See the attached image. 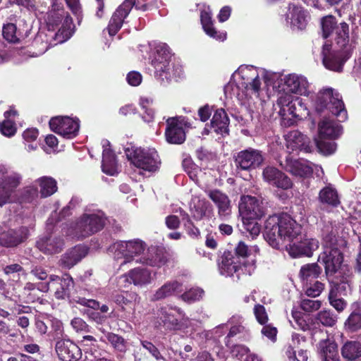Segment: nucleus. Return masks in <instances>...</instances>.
<instances>
[{
    "label": "nucleus",
    "mask_w": 361,
    "mask_h": 361,
    "mask_svg": "<svg viewBox=\"0 0 361 361\" xmlns=\"http://www.w3.org/2000/svg\"><path fill=\"white\" fill-rule=\"evenodd\" d=\"M300 233V225L286 213L270 216L265 222L264 238L276 250L283 249L286 242H293Z\"/></svg>",
    "instance_id": "f257e3e1"
},
{
    "label": "nucleus",
    "mask_w": 361,
    "mask_h": 361,
    "mask_svg": "<svg viewBox=\"0 0 361 361\" xmlns=\"http://www.w3.org/2000/svg\"><path fill=\"white\" fill-rule=\"evenodd\" d=\"M336 34V43L338 49H332L331 44H325L323 46L322 56L324 66L332 71L340 72L343 64L350 57L352 49L348 44L349 26L343 22L335 28Z\"/></svg>",
    "instance_id": "f03ea898"
},
{
    "label": "nucleus",
    "mask_w": 361,
    "mask_h": 361,
    "mask_svg": "<svg viewBox=\"0 0 361 361\" xmlns=\"http://www.w3.org/2000/svg\"><path fill=\"white\" fill-rule=\"evenodd\" d=\"M315 109L321 114L326 110L336 116L340 122L347 119L348 114L342 97L338 92H334L332 88L320 90L317 95Z\"/></svg>",
    "instance_id": "7ed1b4c3"
},
{
    "label": "nucleus",
    "mask_w": 361,
    "mask_h": 361,
    "mask_svg": "<svg viewBox=\"0 0 361 361\" xmlns=\"http://www.w3.org/2000/svg\"><path fill=\"white\" fill-rule=\"evenodd\" d=\"M56 216L55 213L49 217L47 221V234L36 242L37 247L47 255L61 252L65 245L63 234L58 226H54V219Z\"/></svg>",
    "instance_id": "20e7f679"
},
{
    "label": "nucleus",
    "mask_w": 361,
    "mask_h": 361,
    "mask_svg": "<svg viewBox=\"0 0 361 361\" xmlns=\"http://www.w3.org/2000/svg\"><path fill=\"white\" fill-rule=\"evenodd\" d=\"M146 244L140 239L117 241L110 247L116 259H123L120 266H123L140 258L145 252Z\"/></svg>",
    "instance_id": "39448f33"
},
{
    "label": "nucleus",
    "mask_w": 361,
    "mask_h": 361,
    "mask_svg": "<svg viewBox=\"0 0 361 361\" xmlns=\"http://www.w3.org/2000/svg\"><path fill=\"white\" fill-rule=\"evenodd\" d=\"M106 219L104 212L100 210L85 213L75 225V236L82 239L101 231L105 225Z\"/></svg>",
    "instance_id": "423d86ee"
},
{
    "label": "nucleus",
    "mask_w": 361,
    "mask_h": 361,
    "mask_svg": "<svg viewBox=\"0 0 361 361\" xmlns=\"http://www.w3.org/2000/svg\"><path fill=\"white\" fill-rule=\"evenodd\" d=\"M126 154L129 160L137 168L149 172L157 171L161 161L157 152L152 148L127 149Z\"/></svg>",
    "instance_id": "0eeeda50"
},
{
    "label": "nucleus",
    "mask_w": 361,
    "mask_h": 361,
    "mask_svg": "<svg viewBox=\"0 0 361 361\" xmlns=\"http://www.w3.org/2000/svg\"><path fill=\"white\" fill-rule=\"evenodd\" d=\"M343 257L341 250L336 247H326L318 257V262L324 265L325 273L327 276L335 274H342L343 271L348 270L341 267Z\"/></svg>",
    "instance_id": "6e6552de"
},
{
    "label": "nucleus",
    "mask_w": 361,
    "mask_h": 361,
    "mask_svg": "<svg viewBox=\"0 0 361 361\" xmlns=\"http://www.w3.org/2000/svg\"><path fill=\"white\" fill-rule=\"evenodd\" d=\"M191 123L184 116L170 117L166 120V140L169 143L180 145L185 140V128H190Z\"/></svg>",
    "instance_id": "1a4fd4ad"
},
{
    "label": "nucleus",
    "mask_w": 361,
    "mask_h": 361,
    "mask_svg": "<svg viewBox=\"0 0 361 361\" xmlns=\"http://www.w3.org/2000/svg\"><path fill=\"white\" fill-rule=\"evenodd\" d=\"M51 286L55 290L54 296L57 300H68L71 303H74L72 300L78 295L71 294V288L73 287V279L69 275L61 278L56 275H50L49 282L44 286V291H47Z\"/></svg>",
    "instance_id": "9d476101"
},
{
    "label": "nucleus",
    "mask_w": 361,
    "mask_h": 361,
    "mask_svg": "<svg viewBox=\"0 0 361 361\" xmlns=\"http://www.w3.org/2000/svg\"><path fill=\"white\" fill-rule=\"evenodd\" d=\"M49 126L52 131L68 139L75 137L80 128L78 119H72L68 116L52 118Z\"/></svg>",
    "instance_id": "9b49d317"
},
{
    "label": "nucleus",
    "mask_w": 361,
    "mask_h": 361,
    "mask_svg": "<svg viewBox=\"0 0 361 361\" xmlns=\"http://www.w3.org/2000/svg\"><path fill=\"white\" fill-rule=\"evenodd\" d=\"M239 212L242 218L259 219L265 214L262 202L255 197L243 195L239 202Z\"/></svg>",
    "instance_id": "f8f14e48"
},
{
    "label": "nucleus",
    "mask_w": 361,
    "mask_h": 361,
    "mask_svg": "<svg viewBox=\"0 0 361 361\" xmlns=\"http://www.w3.org/2000/svg\"><path fill=\"white\" fill-rule=\"evenodd\" d=\"M264 161L262 152L257 149L248 148L239 152L235 157L237 169L248 171L259 166Z\"/></svg>",
    "instance_id": "ddd939ff"
},
{
    "label": "nucleus",
    "mask_w": 361,
    "mask_h": 361,
    "mask_svg": "<svg viewBox=\"0 0 361 361\" xmlns=\"http://www.w3.org/2000/svg\"><path fill=\"white\" fill-rule=\"evenodd\" d=\"M278 104L281 106L280 113L283 115L287 111L294 118L300 119L308 114L307 108L299 97H292L290 95L281 96L278 99Z\"/></svg>",
    "instance_id": "4468645a"
},
{
    "label": "nucleus",
    "mask_w": 361,
    "mask_h": 361,
    "mask_svg": "<svg viewBox=\"0 0 361 361\" xmlns=\"http://www.w3.org/2000/svg\"><path fill=\"white\" fill-rule=\"evenodd\" d=\"M135 4V0H125L112 14L107 30L109 35L114 36L121 28L125 19Z\"/></svg>",
    "instance_id": "2eb2a0df"
},
{
    "label": "nucleus",
    "mask_w": 361,
    "mask_h": 361,
    "mask_svg": "<svg viewBox=\"0 0 361 361\" xmlns=\"http://www.w3.org/2000/svg\"><path fill=\"white\" fill-rule=\"evenodd\" d=\"M56 352L62 361H78L82 357L79 346L70 339H61L56 341Z\"/></svg>",
    "instance_id": "dca6fc26"
},
{
    "label": "nucleus",
    "mask_w": 361,
    "mask_h": 361,
    "mask_svg": "<svg viewBox=\"0 0 361 361\" xmlns=\"http://www.w3.org/2000/svg\"><path fill=\"white\" fill-rule=\"evenodd\" d=\"M264 180L269 185L283 190L293 187V182L284 173L273 166H267L262 172Z\"/></svg>",
    "instance_id": "f3484780"
},
{
    "label": "nucleus",
    "mask_w": 361,
    "mask_h": 361,
    "mask_svg": "<svg viewBox=\"0 0 361 361\" xmlns=\"http://www.w3.org/2000/svg\"><path fill=\"white\" fill-rule=\"evenodd\" d=\"M27 227L21 226L16 229H9L0 235V245L6 247H14L21 244L28 238Z\"/></svg>",
    "instance_id": "a211bd4d"
},
{
    "label": "nucleus",
    "mask_w": 361,
    "mask_h": 361,
    "mask_svg": "<svg viewBox=\"0 0 361 361\" xmlns=\"http://www.w3.org/2000/svg\"><path fill=\"white\" fill-rule=\"evenodd\" d=\"M280 164L286 171L298 177H308L313 172L312 168L306 161L294 159L289 155Z\"/></svg>",
    "instance_id": "6ab92c4d"
},
{
    "label": "nucleus",
    "mask_w": 361,
    "mask_h": 361,
    "mask_svg": "<svg viewBox=\"0 0 361 361\" xmlns=\"http://www.w3.org/2000/svg\"><path fill=\"white\" fill-rule=\"evenodd\" d=\"M319 247V242L316 239H306L298 243H294L293 245H289L286 248L290 256L293 258L300 257H311L313 252Z\"/></svg>",
    "instance_id": "aec40b11"
},
{
    "label": "nucleus",
    "mask_w": 361,
    "mask_h": 361,
    "mask_svg": "<svg viewBox=\"0 0 361 361\" xmlns=\"http://www.w3.org/2000/svg\"><path fill=\"white\" fill-rule=\"evenodd\" d=\"M207 196L218 209V214L221 218L229 216L231 213V200L228 195L218 189L206 191Z\"/></svg>",
    "instance_id": "412c9836"
},
{
    "label": "nucleus",
    "mask_w": 361,
    "mask_h": 361,
    "mask_svg": "<svg viewBox=\"0 0 361 361\" xmlns=\"http://www.w3.org/2000/svg\"><path fill=\"white\" fill-rule=\"evenodd\" d=\"M243 262L238 259L230 251H224L218 259V267L221 274L232 276L242 266Z\"/></svg>",
    "instance_id": "4be33fe9"
},
{
    "label": "nucleus",
    "mask_w": 361,
    "mask_h": 361,
    "mask_svg": "<svg viewBox=\"0 0 361 361\" xmlns=\"http://www.w3.org/2000/svg\"><path fill=\"white\" fill-rule=\"evenodd\" d=\"M240 71L243 80L242 87L247 91L258 93L260 90L261 82L257 69L253 66H246L241 68Z\"/></svg>",
    "instance_id": "5701e85b"
},
{
    "label": "nucleus",
    "mask_w": 361,
    "mask_h": 361,
    "mask_svg": "<svg viewBox=\"0 0 361 361\" xmlns=\"http://www.w3.org/2000/svg\"><path fill=\"white\" fill-rule=\"evenodd\" d=\"M88 253V247L83 245H78L66 251L62 255L60 263L65 268L71 269L84 258Z\"/></svg>",
    "instance_id": "b1692460"
},
{
    "label": "nucleus",
    "mask_w": 361,
    "mask_h": 361,
    "mask_svg": "<svg viewBox=\"0 0 361 361\" xmlns=\"http://www.w3.org/2000/svg\"><path fill=\"white\" fill-rule=\"evenodd\" d=\"M105 337L111 345L118 361H126V353L129 350L128 341L121 336L113 332L104 331Z\"/></svg>",
    "instance_id": "393cba45"
},
{
    "label": "nucleus",
    "mask_w": 361,
    "mask_h": 361,
    "mask_svg": "<svg viewBox=\"0 0 361 361\" xmlns=\"http://www.w3.org/2000/svg\"><path fill=\"white\" fill-rule=\"evenodd\" d=\"M166 262V257L163 249L155 246L149 247L147 252H144L140 258L136 259V263H141L152 267H161Z\"/></svg>",
    "instance_id": "a878e982"
},
{
    "label": "nucleus",
    "mask_w": 361,
    "mask_h": 361,
    "mask_svg": "<svg viewBox=\"0 0 361 361\" xmlns=\"http://www.w3.org/2000/svg\"><path fill=\"white\" fill-rule=\"evenodd\" d=\"M21 176L17 173H11L5 179L4 184L0 185V207L10 201L11 196L15 189L20 185Z\"/></svg>",
    "instance_id": "bb28decb"
},
{
    "label": "nucleus",
    "mask_w": 361,
    "mask_h": 361,
    "mask_svg": "<svg viewBox=\"0 0 361 361\" xmlns=\"http://www.w3.org/2000/svg\"><path fill=\"white\" fill-rule=\"evenodd\" d=\"M283 80L287 91L300 94H306L308 92L309 83L304 76L289 74L284 77Z\"/></svg>",
    "instance_id": "cd10ccee"
},
{
    "label": "nucleus",
    "mask_w": 361,
    "mask_h": 361,
    "mask_svg": "<svg viewBox=\"0 0 361 361\" xmlns=\"http://www.w3.org/2000/svg\"><path fill=\"white\" fill-rule=\"evenodd\" d=\"M166 65V68H164L161 73H158L155 70L154 74L156 78L161 83H169L172 80H177L180 78L183 75L182 66L175 61H171Z\"/></svg>",
    "instance_id": "c85d7f7f"
},
{
    "label": "nucleus",
    "mask_w": 361,
    "mask_h": 361,
    "mask_svg": "<svg viewBox=\"0 0 361 361\" xmlns=\"http://www.w3.org/2000/svg\"><path fill=\"white\" fill-rule=\"evenodd\" d=\"M319 133L321 138L336 139L342 133V127L330 118H324L319 123Z\"/></svg>",
    "instance_id": "c756f323"
},
{
    "label": "nucleus",
    "mask_w": 361,
    "mask_h": 361,
    "mask_svg": "<svg viewBox=\"0 0 361 361\" xmlns=\"http://www.w3.org/2000/svg\"><path fill=\"white\" fill-rule=\"evenodd\" d=\"M286 16V20L293 27L302 30L306 26L307 16L300 6L289 4Z\"/></svg>",
    "instance_id": "7c9ffc66"
},
{
    "label": "nucleus",
    "mask_w": 361,
    "mask_h": 361,
    "mask_svg": "<svg viewBox=\"0 0 361 361\" xmlns=\"http://www.w3.org/2000/svg\"><path fill=\"white\" fill-rule=\"evenodd\" d=\"M286 16V20L293 27L302 30L306 26L307 16L300 6L289 4Z\"/></svg>",
    "instance_id": "2f4dec72"
},
{
    "label": "nucleus",
    "mask_w": 361,
    "mask_h": 361,
    "mask_svg": "<svg viewBox=\"0 0 361 361\" xmlns=\"http://www.w3.org/2000/svg\"><path fill=\"white\" fill-rule=\"evenodd\" d=\"M229 118L224 109H218L214 114L211 121V128L217 134L222 135L228 134Z\"/></svg>",
    "instance_id": "473e14b6"
},
{
    "label": "nucleus",
    "mask_w": 361,
    "mask_h": 361,
    "mask_svg": "<svg viewBox=\"0 0 361 361\" xmlns=\"http://www.w3.org/2000/svg\"><path fill=\"white\" fill-rule=\"evenodd\" d=\"M171 54L169 46L166 44H160L156 48V55L154 59L152 61V65L155 70H157L160 73L164 68H166V63L172 61Z\"/></svg>",
    "instance_id": "72a5a7b5"
},
{
    "label": "nucleus",
    "mask_w": 361,
    "mask_h": 361,
    "mask_svg": "<svg viewBox=\"0 0 361 361\" xmlns=\"http://www.w3.org/2000/svg\"><path fill=\"white\" fill-rule=\"evenodd\" d=\"M112 300L123 310H133L135 304L139 302L140 298L134 292L116 293L113 294Z\"/></svg>",
    "instance_id": "f704fd0d"
},
{
    "label": "nucleus",
    "mask_w": 361,
    "mask_h": 361,
    "mask_svg": "<svg viewBox=\"0 0 361 361\" xmlns=\"http://www.w3.org/2000/svg\"><path fill=\"white\" fill-rule=\"evenodd\" d=\"M126 280L135 286H142L152 281V273L146 268H135L130 270L126 275Z\"/></svg>",
    "instance_id": "c9c22d12"
},
{
    "label": "nucleus",
    "mask_w": 361,
    "mask_h": 361,
    "mask_svg": "<svg viewBox=\"0 0 361 361\" xmlns=\"http://www.w3.org/2000/svg\"><path fill=\"white\" fill-rule=\"evenodd\" d=\"M171 308L160 307L157 312V317L159 324H162L167 329L176 330L180 328L178 320L171 314Z\"/></svg>",
    "instance_id": "e433bc0d"
},
{
    "label": "nucleus",
    "mask_w": 361,
    "mask_h": 361,
    "mask_svg": "<svg viewBox=\"0 0 361 361\" xmlns=\"http://www.w3.org/2000/svg\"><path fill=\"white\" fill-rule=\"evenodd\" d=\"M351 273L349 270L343 271L342 274H336L337 281L334 283L329 291H334L336 294L345 295L351 290Z\"/></svg>",
    "instance_id": "4c0bfd02"
},
{
    "label": "nucleus",
    "mask_w": 361,
    "mask_h": 361,
    "mask_svg": "<svg viewBox=\"0 0 361 361\" xmlns=\"http://www.w3.org/2000/svg\"><path fill=\"white\" fill-rule=\"evenodd\" d=\"M182 291V284L177 281H169L161 286L153 295L152 300H160Z\"/></svg>",
    "instance_id": "58836bf2"
},
{
    "label": "nucleus",
    "mask_w": 361,
    "mask_h": 361,
    "mask_svg": "<svg viewBox=\"0 0 361 361\" xmlns=\"http://www.w3.org/2000/svg\"><path fill=\"white\" fill-rule=\"evenodd\" d=\"M351 307L352 312L345 320L344 326L348 331L355 332L361 329V305L355 302Z\"/></svg>",
    "instance_id": "ea45409f"
},
{
    "label": "nucleus",
    "mask_w": 361,
    "mask_h": 361,
    "mask_svg": "<svg viewBox=\"0 0 361 361\" xmlns=\"http://www.w3.org/2000/svg\"><path fill=\"white\" fill-rule=\"evenodd\" d=\"M102 169L104 173L109 176H115L118 173L116 156L111 149H103Z\"/></svg>",
    "instance_id": "a19ab883"
},
{
    "label": "nucleus",
    "mask_w": 361,
    "mask_h": 361,
    "mask_svg": "<svg viewBox=\"0 0 361 361\" xmlns=\"http://www.w3.org/2000/svg\"><path fill=\"white\" fill-rule=\"evenodd\" d=\"M285 137L286 141V146L288 149L292 150L307 149V137L298 130H293L289 132L286 135Z\"/></svg>",
    "instance_id": "79ce46f5"
},
{
    "label": "nucleus",
    "mask_w": 361,
    "mask_h": 361,
    "mask_svg": "<svg viewBox=\"0 0 361 361\" xmlns=\"http://www.w3.org/2000/svg\"><path fill=\"white\" fill-rule=\"evenodd\" d=\"M201 23L204 32L209 37L217 40L224 41L226 38L225 32L217 31L213 26L211 15L207 12L201 13Z\"/></svg>",
    "instance_id": "37998d69"
},
{
    "label": "nucleus",
    "mask_w": 361,
    "mask_h": 361,
    "mask_svg": "<svg viewBox=\"0 0 361 361\" xmlns=\"http://www.w3.org/2000/svg\"><path fill=\"white\" fill-rule=\"evenodd\" d=\"M319 200L321 203L333 207H336L340 204L337 190L331 185H329L320 190Z\"/></svg>",
    "instance_id": "c03bdc74"
},
{
    "label": "nucleus",
    "mask_w": 361,
    "mask_h": 361,
    "mask_svg": "<svg viewBox=\"0 0 361 361\" xmlns=\"http://www.w3.org/2000/svg\"><path fill=\"white\" fill-rule=\"evenodd\" d=\"M322 269L317 263L307 264L301 267L299 276L302 281L307 285L309 281L317 279Z\"/></svg>",
    "instance_id": "a18cd8bd"
},
{
    "label": "nucleus",
    "mask_w": 361,
    "mask_h": 361,
    "mask_svg": "<svg viewBox=\"0 0 361 361\" xmlns=\"http://www.w3.org/2000/svg\"><path fill=\"white\" fill-rule=\"evenodd\" d=\"M343 357L349 361H355L361 357V343L358 341H348L341 350Z\"/></svg>",
    "instance_id": "49530a36"
},
{
    "label": "nucleus",
    "mask_w": 361,
    "mask_h": 361,
    "mask_svg": "<svg viewBox=\"0 0 361 361\" xmlns=\"http://www.w3.org/2000/svg\"><path fill=\"white\" fill-rule=\"evenodd\" d=\"M36 182L39 184V194L42 197H47L57 191V183L50 176H43L38 178Z\"/></svg>",
    "instance_id": "de8ad7c7"
},
{
    "label": "nucleus",
    "mask_w": 361,
    "mask_h": 361,
    "mask_svg": "<svg viewBox=\"0 0 361 361\" xmlns=\"http://www.w3.org/2000/svg\"><path fill=\"white\" fill-rule=\"evenodd\" d=\"M338 319V314L329 309H324L315 315L314 320L325 327H334Z\"/></svg>",
    "instance_id": "09e8293b"
},
{
    "label": "nucleus",
    "mask_w": 361,
    "mask_h": 361,
    "mask_svg": "<svg viewBox=\"0 0 361 361\" xmlns=\"http://www.w3.org/2000/svg\"><path fill=\"white\" fill-rule=\"evenodd\" d=\"M73 27L72 18L67 14L63 20L61 28L54 35L57 43H63L71 38L73 33Z\"/></svg>",
    "instance_id": "8fccbe9b"
},
{
    "label": "nucleus",
    "mask_w": 361,
    "mask_h": 361,
    "mask_svg": "<svg viewBox=\"0 0 361 361\" xmlns=\"http://www.w3.org/2000/svg\"><path fill=\"white\" fill-rule=\"evenodd\" d=\"M318 348L320 351L322 357L339 355L338 345L332 338H326L320 341L318 344Z\"/></svg>",
    "instance_id": "3c124183"
},
{
    "label": "nucleus",
    "mask_w": 361,
    "mask_h": 361,
    "mask_svg": "<svg viewBox=\"0 0 361 361\" xmlns=\"http://www.w3.org/2000/svg\"><path fill=\"white\" fill-rule=\"evenodd\" d=\"M2 35L4 38L8 42H16L20 40L21 38L24 39L27 36V30H26L24 35H22L20 31H17L15 24L8 23L4 25Z\"/></svg>",
    "instance_id": "603ef678"
},
{
    "label": "nucleus",
    "mask_w": 361,
    "mask_h": 361,
    "mask_svg": "<svg viewBox=\"0 0 361 361\" xmlns=\"http://www.w3.org/2000/svg\"><path fill=\"white\" fill-rule=\"evenodd\" d=\"M242 317H233L228 320V323L233 326L231 327L228 335L225 338V343L226 346H231V338L238 334L243 333L245 326L242 324Z\"/></svg>",
    "instance_id": "864d4df0"
},
{
    "label": "nucleus",
    "mask_w": 361,
    "mask_h": 361,
    "mask_svg": "<svg viewBox=\"0 0 361 361\" xmlns=\"http://www.w3.org/2000/svg\"><path fill=\"white\" fill-rule=\"evenodd\" d=\"M83 350L85 355L84 361H99L104 357L103 356L104 350L98 344H85V348Z\"/></svg>",
    "instance_id": "5fc2aeb1"
},
{
    "label": "nucleus",
    "mask_w": 361,
    "mask_h": 361,
    "mask_svg": "<svg viewBox=\"0 0 361 361\" xmlns=\"http://www.w3.org/2000/svg\"><path fill=\"white\" fill-rule=\"evenodd\" d=\"M329 304L338 313L343 312L348 306V302L342 295L336 294L334 291H329L328 295Z\"/></svg>",
    "instance_id": "6e6d98bb"
},
{
    "label": "nucleus",
    "mask_w": 361,
    "mask_h": 361,
    "mask_svg": "<svg viewBox=\"0 0 361 361\" xmlns=\"http://www.w3.org/2000/svg\"><path fill=\"white\" fill-rule=\"evenodd\" d=\"M322 36L324 38L329 37L337 25V21L334 16H327L322 18L321 20Z\"/></svg>",
    "instance_id": "4d7b16f0"
},
{
    "label": "nucleus",
    "mask_w": 361,
    "mask_h": 361,
    "mask_svg": "<svg viewBox=\"0 0 361 361\" xmlns=\"http://www.w3.org/2000/svg\"><path fill=\"white\" fill-rule=\"evenodd\" d=\"M322 238L325 247H336V232L330 225H326L322 230Z\"/></svg>",
    "instance_id": "13d9d810"
},
{
    "label": "nucleus",
    "mask_w": 361,
    "mask_h": 361,
    "mask_svg": "<svg viewBox=\"0 0 361 361\" xmlns=\"http://www.w3.org/2000/svg\"><path fill=\"white\" fill-rule=\"evenodd\" d=\"M204 295V290L200 288H192L180 295V298L188 302L192 303L200 300Z\"/></svg>",
    "instance_id": "bf43d9fd"
},
{
    "label": "nucleus",
    "mask_w": 361,
    "mask_h": 361,
    "mask_svg": "<svg viewBox=\"0 0 361 361\" xmlns=\"http://www.w3.org/2000/svg\"><path fill=\"white\" fill-rule=\"evenodd\" d=\"M256 220L257 219L243 218V227L252 238L259 235L261 231V226Z\"/></svg>",
    "instance_id": "052dcab7"
},
{
    "label": "nucleus",
    "mask_w": 361,
    "mask_h": 361,
    "mask_svg": "<svg viewBox=\"0 0 361 361\" xmlns=\"http://www.w3.org/2000/svg\"><path fill=\"white\" fill-rule=\"evenodd\" d=\"M250 250L243 241L238 242L235 248V257L243 262L242 265L246 266V259L250 255Z\"/></svg>",
    "instance_id": "680f3d73"
},
{
    "label": "nucleus",
    "mask_w": 361,
    "mask_h": 361,
    "mask_svg": "<svg viewBox=\"0 0 361 361\" xmlns=\"http://www.w3.org/2000/svg\"><path fill=\"white\" fill-rule=\"evenodd\" d=\"M316 145L318 149L325 154H331L334 153L336 149L337 145L335 142L329 140H316Z\"/></svg>",
    "instance_id": "e2e57ef3"
},
{
    "label": "nucleus",
    "mask_w": 361,
    "mask_h": 361,
    "mask_svg": "<svg viewBox=\"0 0 361 361\" xmlns=\"http://www.w3.org/2000/svg\"><path fill=\"white\" fill-rule=\"evenodd\" d=\"M140 344L156 360H165L161 355L159 350L152 342L146 340H142L140 341Z\"/></svg>",
    "instance_id": "0e129e2a"
},
{
    "label": "nucleus",
    "mask_w": 361,
    "mask_h": 361,
    "mask_svg": "<svg viewBox=\"0 0 361 361\" xmlns=\"http://www.w3.org/2000/svg\"><path fill=\"white\" fill-rule=\"evenodd\" d=\"M321 305V301L318 300L302 299L300 303V307L307 312H312L318 310Z\"/></svg>",
    "instance_id": "69168bd1"
},
{
    "label": "nucleus",
    "mask_w": 361,
    "mask_h": 361,
    "mask_svg": "<svg viewBox=\"0 0 361 361\" xmlns=\"http://www.w3.org/2000/svg\"><path fill=\"white\" fill-rule=\"evenodd\" d=\"M211 207L209 202L206 200H200L197 205L195 206V212L193 214L194 218L201 219L203 216H206L207 211Z\"/></svg>",
    "instance_id": "338daca9"
},
{
    "label": "nucleus",
    "mask_w": 361,
    "mask_h": 361,
    "mask_svg": "<svg viewBox=\"0 0 361 361\" xmlns=\"http://www.w3.org/2000/svg\"><path fill=\"white\" fill-rule=\"evenodd\" d=\"M0 132L7 137L14 135L16 132L15 123L10 119H5L0 123Z\"/></svg>",
    "instance_id": "774afa93"
}]
</instances>
